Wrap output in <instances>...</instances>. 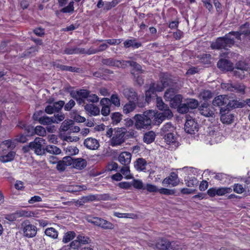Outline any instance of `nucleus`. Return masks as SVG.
I'll return each mask as SVG.
<instances>
[{
    "mask_svg": "<svg viewBox=\"0 0 250 250\" xmlns=\"http://www.w3.org/2000/svg\"><path fill=\"white\" fill-rule=\"evenodd\" d=\"M156 112L152 110L144 112L143 114H136L133 119L135 121V126L139 130L142 129H149L151 128L152 120L155 121V123L158 124L156 121Z\"/></svg>",
    "mask_w": 250,
    "mask_h": 250,
    "instance_id": "1",
    "label": "nucleus"
},
{
    "mask_svg": "<svg viewBox=\"0 0 250 250\" xmlns=\"http://www.w3.org/2000/svg\"><path fill=\"white\" fill-rule=\"evenodd\" d=\"M235 43L234 37L229 32L223 37L218 38L214 42L211 44V48L213 49H227L231 47Z\"/></svg>",
    "mask_w": 250,
    "mask_h": 250,
    "instance_id": "2",
    "label": "nucleus"
},
{
    "mask_svg": "<svg viewBox=\"0 0 250 250\" xmlns=\"http://www.w3.org/2000/svg\"><path fill=\"white\" fill-rule=\"evenodd\" d=\"M156 105L158 108L162 111L161 113L156 114V117L158 125L161 124L165 119H171L173 117V113L170 110L168 106L165 104L161 97H157L156 99Z\"/></svg>",
    "mask_w": 250,
    "mask_h": 250,
    "instance_id": "3",
    "label": "nucleus"
},
{
    "mask_svg": "<svg viewBox=\"0 0 250 250\" xmlns=\"http://www.w3.org/2000/svg\"><path fill=\"white\" fill-rule=\"evenodd\" d=\"M162 91V87L157 86L155 83H151L150 84L149 89L145 93V102L144 103L138 102V106L140 107L145 106L146 103L148 104L152 100H154L155 98H156L158 97L156 94L157 91Z\"/></svg>",
    "mask_w": 250,
    "mask_h": 250,
    "instance_id": "4",
    "label": "nucleus"
},
{
    "mask_svg": "<svg viewBox=\"0 0 250 250\" xmlns=\"http://www.w3.org/2000/svg\"><path fill=\"white\" fill-rule=\"evenodd\" d=\"M161 83H156L157 86L162 87V91L167 87H175L177 80L168 73H162L160 75Z\"/></svg>",
    "mask_w": 250,
    "mask_h": 250,
    "instance_id": "5",
    "label": "nucleus"
},
{
    "mask_svg": "<svg viewBox=\"0 0 250 250\" xmlns=\"http://www.w3.org/2000/svg\"><path fill=\"white\" fill-rule=\"evenodd\" d=\"M125 128H118L115 130L113 136L111 141V146H115L121 145L124 142V136L125 135Z\"/></svg>",
    "mask_w": 250,
    "mask_h": 250,
    "instance_id": "6",
    "label": "nucleus"
},
{
    "mask_svg": "<svg viewBox=\"0 0 250 250\" xmlns=\"http://www.w3.org/2000/svg\"><path fill=\"white\" fill-rule=\"evenodd\" d=\"M43 112L40 110L35 112L33 115V119L35 121H38L40 124L44 125H49L53 124L52 117H48L46 115L42 116Z\"/></svg>",
    "mask_w": 250,
    "mask_h": 250,
    "instance_id": "7",
    "label": "nucleus"
},
{
    "mask_svg": "<svg viewBox=\"0 0 250 250\" xmlns=\"http://www.w3.org/2000/svg\"><path fill=\"white\" fill-rule=\"evenodd\" d=\"M24 235L27 237H33L37 233V229L36 226L28 221L24 222L22 224Z\"/></svg>",
    "mask_w": 250,
    "mask_h": 250,
    "instance_id": "8",
    "label": "nucleus"
},
{
    "mask_svg": "<svg viewBox=\"0 0 250 250\" xmlns=\"http://www.w3.org/2000/svg\"><path fill=\"white\" fill-rule=\"evenodd\" d=\"M249 25V22H246L240 26L239 31H231L230 33L232 34L233 37H234V40H241V36L242 35L248 37L250 34L249 32H250V30L248 29Z\"/></svg>",
    "mask_w": 250,
    "mask_h": 250,
    "instance_id": "9",
    "label": "nucleus"
},
{
    "mask_svg": "<svg viewBox=\"0 0 250 250\" xmlns=\"http://www.w3.org/2000/svg\"><path fill=\"white\" fill-rule=\"evenodd\" d=\"M185 131L190 134H194L198 131L199 125L194 119H187L185 124Z\"/></svg>",
    "mask_w": 250,
    "mask_h": 250,
    "instance_id": "10",
    "label": "nucleus"
},
{
    "mask_svg": "<svg viewBox=\"0 0 250 250\" xmlns=\"http://www.w3.org/2000/svg\"><path fill=\"white\" fill-rule=\"evenodd\" d=\"M122 93L129 101H136L138 100V94L132 87H123Z\"/></svg>",
    "mask_w": 250,
    "mask_h": 250,
    "instance_id": "11",
    "label": "nucleus"
},
{
    "mask_svg": "<svg viewBox=\"0 0 250 250\" xmlns=\"http://www.w3.org/2000/svg\"><path fill=\"white\" fill-rule=\"evenodd\" d=\"M84 202L94 201H108L111 199L109 194H101L95 195H89L83 198Z\"/></svg>",
    "mask_w": 250,
    "mask_h": 250,
    "instance_id": "12",
    "label": "nucleus"
},
{
    "mask_svg": "<svg viewBox=\"0 0 250 250\" xmlns=\"http://www.w3.org/2000/svg\"><path fill=\"white\" fill-rule=\"evenodd\" d=\"M43 139L42 138H36L32 142V149L34 150L35 153L39 155L45 154V148H42V142Z\"/></svg>",
    "mask_w": 250,
    "mask_h": 250,
    "instance_id": "13",
    "label": "nucleus"
},
{
    "mask_svg": "<svg viewBox=\"0 0 250 250\" xmlns=\"http://www.w3.org/2000/svg\"><path fill=\"white\" fill-rule=\"evenodd\" d=\"M225 107H221L220 109V119L223 123L231 124L233 120L234 116Z\"/></svg>",
    "mask_w": 250,
    "mask_h": 250,
    "instance_id": "14",
    "label": "nucleus"
},
{
    "mask_svg": "<svg viewBox=\"0 0 250 250\" xmlns=\"http://www.w3.org/2000/svg\"><path fill=\"white\" fill-rule=\"evenodd\" d=\"M179 182L178 175L175 172H172L168 177L163 180L162 183L163 184H168L171 185L172 187H176L179 184Z\"/></svg>",
    "mask_w": 250,
    "mask_h": 250,
    "instance_id": "15",
    "label": "nucleus"
},
{
    "mask_svg": "<svg viewBox=\"0 0 250 250\" xmlns=\"http://www.w3.org/2000/svg\"><path fill=\"white\" fill-rule=\"evenodd\" d=\"M217 67L222 70L231 71L233 69V63L227 59H220L217 62Z\"/></svg>",
    "mask_w": 250,
    "mask_h": 250,
    "instance_id": "16",
    "label": "nucleus"
},
{
    "mask_svg": "<svg viewBox=\"0 0 250 250\" xmlns=\"http://www.w3.org/2000/svg\"><path fill=\"white\" fill-rule=\"evenodd\" d=\"M228 102V99L226 95H219L216 97L212 101V105L214 106L221 107H226Z\"/></svg>",
    "mask_w": 250,
    "mask_h": 250,
    "instance_id": "17",
    "label": "nucleus"
},
{
    "mask_svg": "<svg viewBox=\"0 0 250 250\" xmlns=\"http://www.w3.org/2000/svg\"><path fill=\"white\" fill-rule=\"evenodd\" d=\"M104 65L119 68L123 64V61H120L112 58L103 59L101 61Z\"/></svg>",
    "mask_w": 250,
    "mask_h": 250,
    "instance_id": "18",
    "label": "nucleus"
},
{
    "mask_svg": "<svg viewBox=\"0 0 250 250\" xmlns=\"http://www.w3.org/2000/svg\"><path fill=\"white\" fill-rule=\"evenodd\" d=\"M100 104L102 106L101 113L103 115L106 116L110 112V106L109 99L104 98L100 101Z\"/></svg>",
    "mask_w": 250,
    "mask_h": 250,
    "instance_id": "19",
    "label": "nucleus"
},
{
    "mask_svg": "<svg viewBox=\"0 0 250 250\" xmlns=\"http://www.w3.org/2000/svg\"><path fill=\"white\" fill-rule=\"evenodd\" d=\"M227 87V89L231 92H235L242 94L245 93V86L242 83H228Z\"/></svg>",
    "mask_w": 250,
    "mask_h": 250,
    "instance_id": "20",
    "label": "nucleus"
},
{
    "mask_svg": "<svg viewBox=\"0 0 250 250\" xmlns=\"http://www.w3.org/2000/svg\"><path fill=\"white\" fill-rule=\"evenodd\" d=\"M84 145L87 148L92 150H95L98 148L100 146L97 140L92 138L86 139L84 141Z\"/></svg>",
    "mask_w": 250,
    "mask_h": 250,
    "instance_id": "21",
    "label": "nucleus"
},
{
    "mask_svg": "<svg viewBox=\"0 0 250 250\" xmlns=\"http://www.w3.org/2000/svg\"><path fill=\"white\" fill-rule=\"evenodd\" d=\"M84 108L87 113L90 115L96 116L100 112L99 108L93 104H86Z\"/></svg>",
    "mask_w": 250,
    "mask_h": 250,
    "instance_id": "22",
    "label": "nucleus"
},
{
    "mask_svg": "<svg viewBox=\"0 0 250 250\" xmlns=\"http://www.w3.org/2000/svg\"><path fill=\"white\" fill-rule=\"evenodd\" d=\"M245 105V102H239L237 100L229 101L227 102V104L225 109H227L228 111L230 109L236 108H241Z\"/></svg>",
    "mask_w": 250,
    "mask_h": 250,
    "instance_id": "23",
    "label": "nucleus"
},
{
    "mask_svg": "<svg viewBox=\"0 0 250 250\" xmlns=\"http://www.w3.org/2000/svg\"><path fill=\"white\" fill-rule=\"evenodd\" d=\"M131 155L128 152H122L119 156V161L123 165L127 166L131 162Z\"/></svg>",
    "mask_w": 250,
    "mask_h": 250,
    "instance_id": "24",
    "label": "nucleus"
},
{
    "mask_svg": "<svg viewBox=\"0 0 250 250\" xmlns=\"http://www.w3.org/2000/svg\"><path fill=\"white\" fill-rule=\"evenodd\" d=\"M87 165V163L85 159L82 158H74L73 168L82 170L86 167Z\"/></svg>",
    "mask_w": 250,
    "mask_h": 250,
    "instance_id": "25",
    "label": "nucleus"
},
{
    "mask_svg": "<svg viewBox=\"0 0 250 250\" xmlns=\"http://www.w3.org/2000/svg\"><path fill=\"white\" fill-rule=\"evenodd\" d=\"M146 161L145 159L140 158L134 162V167L138 171H145L146 169Z\"/></svg>",
    "mask_w": 250,
    "mask_h": 250,
    "instance_id": "26",
    "label": "nucleus"
},
{
    "mask_svg": "<svg viewBox=\"0 0 250 250\" xmlns=\"http://www.w3.org/2000/svg\"><path fill=\"white\" fill-rule=\"evenodd\" d=\"M182 99L183 96L182 95L177 94V95L174 96L171 99L167 100V101H169L170 105L172 108H176L182 103Z\"/></svg>",
    "mask_w": 250,
    "mask_h": 250,
    "instance_id": "27",
    "label": "nucleus"
},
{
    "mask_svg": "<svg viewBox=\"0 0 250 250\" xmlns=\"http://www.w3.org/2000/svg\"><path fill=\"white\" fill-rule=\"evenodd\" d=\"M199 109L200 113L205 117H213L214 115V111L206 106V104H204Z\"/></svg>",
    "mask_w": 250,
    "mask_h": 250,
    "instance_id": "28",
    "label": "nucleus"
},
{
    "mask_svg": "<svg viewBox=\"0 0 250 250\" xmlns=\"http://www.w3.org/2000/svg\"><path fill=\"white\" fill-rule=\"evenodd\" d=\"M136 106L135 101H128L123 107V112L126 114L129 113L135 110Z\"/></svg>",
    "mask_w": 250,
    "mask_h": 250,
    "instance_id": "29",
    "label": "nucleus"
},
{
    "mask_svg": "<svg viewBox=\"0 0 250 250\" xmlns=\"http://www.w3.org/2000/svg\"><path fill=\"white\" fill-rule=\"evenodd\" d=\"M178 89L175 87H169L165 92L164 98L166 101L171 99L174 96L177 95Z\"/></svg>",
    "mask_w": 250,
    "mask_h": 250,
    "instance_id": "30",
    "label": "nucleus"
},
{
    "mask_svg": "<svg viewBox=\"0 0 250 250\" xmlns=\"http://www.w3.org/2000/svg\"><path fill=\"white\" fill-rule=\"evenodd\" d=\"M163 138L165 139V142L168 145H174L176 146V137L173 132L169 133L164 135Z\"/></svg>",
    "mask_w": 250,
    "mask_h": 250,
    "instance_id": "31",
    "label": "nucleus"
},
{
    "mask_svg": "<svg viewBox=\"0 0 250 250\" xmlns=\"http://www.w3.org/2000/svg\"><path fill=\"white\" fill-rule=\"evenodd\" d=\"M168 240L166 238H161L158 239L155 243L156 249L162 250H167Z\"/></svg>",
    "mask_w": 250,
    "mask_h": 250,
    "instance_id": "32",
    "label": "nucleus"
},
{
    "mask_svg": "<svg viewBox=\"0 0 250 250\" xmlns=\"http://www.w3.org/2000/svg\"><path fill=\"white\" fill-rule=\"evenodd\" d=\"M175 130L174 127L171 123H167L164 125L161 128L162 135L164 136L166 134L173 132Z\"/></svg>",
    "mask_w": 250,
    "mask_h": 250,
    "instance_id": "33",
    "label": "nucleus"
},
{
    "mask_svg": "<svg viewBox=\"0 0 250 250\" xmlns=\"http://www.w3.org/2000/svg\"><path fill=\"white\" fill-rule=\"evenodd\" d=\"M56 66L57 68H59L63 71H68L73 72H80L81 70L80 68L67 66L60 64H56Z\"/></svg>",
    "mask_w": 250,
    "mask_h": 250,
    "instance_id": "34",
    "label": "nucleus"
},
{
    "mask_svg": "<svg viewBox=\"0 0 250 250\" xmlns=\"http://www.w3.org/2000/svg\"><path fill=\"white\" fill-rule=\"evenodd\" d=\"M155 134L153 131H150L144 134L143 140L147 144L151 143L155 140Z\"/></svg>",
    "mask_w": 250,
    "mask_h": 250,
    "instance_id": "35",
    "label": "nucleus"
},
{
    "mask_svg": "<svg viewBox=\"0 0 250 250\" xmlns=\"http://www.w3.org/2000/svg\"><path fill=\"white\" fill-rule=\"evenodd\" d=\"M16 153L14 151H11L5 155L0 156V161L2 163H6L12 161L15 156Z\"/></svg>",
    "mask_w": 250,
    "mask_h": 250,
    "instance_id": "36",
    "label": "nucleus"
},
{
    "mask_svg": "<svg viewBox=\"0 0 250 250\" xmlns=\"http://www.w3.org/2000/svg\"><path fill=\"white\" fill-rule=\"evenodd\" d=\"M89 94V91L85 89H80L78 91H72L71 92L70 95H76L77 97L83 98L87 100V96Z\"/></svg>",
    "mask_w": 250,
    "mask_h": 250,
    "instance_id": "37",
    "label": "nucleus"
},
{
    "mask_svg": "<svg viewBox=\"0 0 250 250\" xmlns=\"http://www.w3.org/2000/svg\"><path fill=\"white\" fill-rule=\"evenodd\" d=\"M236 69H240L243 71H247L249 70V66L245 61H239L237 62L234 66Z\"/></svg>",
    "mask_w": 250,
    "mask_h": 250,
    "instance_id": "38",
    "label": "nucleus"
},
{
    "mask_svg": "<svg viewBox=\"0 0 250 250\" xmlns=\"http://www.w3.org/2000/svg\"><path fill=\"white\" fill-rule=\"evenodd\" d=\"M185 184L188 187H196L198 184V181L194 177H187V179H185Z\"/></svg>",
    "mask_w": 250,
    "mask_h": 250,
    "instance_id": "39",
    "label": "nucleus"
},
{
    "mask_svg": "<svg viewBox=\"0 0 250 250\" xmlns=\"http://www.w3.org/2000/svg\"><path fill=\"white\" fill-rule=\"evenodd\" d=\"M123 65L129 64V66L133 67L136 71L143 73L142 66L136 62L132 61H123Z\"/></svg>",
    "mask_w": 250,
    "mask_h": 250,
    "instance_id": "40",
    "label": "nucleus"
},
{
    "mask_svg": "<svg viewBox=\"0 0 250 250\" xmlns=\"http://www.w3.org/2000/svg\"><path fill=\"white\" fill-rule=\"evenodd\" d=\"M73 124L72 120H64L62 124L60 127V130L65 132L68 130H70L72 125Z\"/></svg>",
    "mask_w": 250,
    "mask_h": 250,
    "instance_id": "41",
    "label": "nucleus"
},
{
    "mask_svg": "<svg viewBox=\"0 0 250 250\" xmlns=\"http://www.w3.org/2000/svg\"><path fill=\"white\" fill-rule=\"evenodd\" d=\"M135 39L127 40L124 42V46L125 48L133 47L134 48H139L141 46V44L139 42H135Z\"/></svg>",
    "mask_w": 250,
    "mask_h": 250,
    "instance_id": "42",
    "label": "nucleus"
},
{
    "mask_svg": "<svg viewBox=\"0 0 250 250\" xmlns=\"http://www.w3.org/2000/svg\"><path fill=\"white\" fill-rule=\"evenodd\" d=\"M45 150L47 152L55 155L59 154L62 152L59 147L54 145L47 146Z\"/></svg>",
    "mask_w": 250,
    "mask_h": 250,
    "instance_id": "43",
    "label": "nucleus"
},
{
    "mask_svg": "<svg viewBox=\"0 0 250 250\" xmlns=\"http://www.w3.org/2000/svg\"><path fill=\"white\" fill-rule=\"evenodd\" d=\"M44 232L47 236L53 239H56L58 237V231L53 228H48L46 229Z\"/></svg>",
    "mask_w": 250,
    "mask_h": 250,
    "instance_id": "44",
    "label": "nucleus"
},
{
    "mask_svg": "<svg viewBox=\"0 0 250 250\" xmlns=\"http://www.w3.org/2000/svg\"><path fill=\"white\" fill-rule=\"evenodd\" d=\"M167 250H179L181 249L180 243L177 241L170 242L168 240Z\"/></svg>",
    "mask_w": 250,
    "mask_h": 250,
    "instance_id": "45",
    "label": "nucleus"
},
{
    "mask_svg": "<svg viewBox=\"0 0 250 250\" xmlns=\"http://www.w3.org/2000/svg\"><path fill=\"white\" fill-rule=\"evenodd\" d=\"M232 72L233 75L236 78H238L240 80H242L245 78V71H243L240 69H236L233 67V69L231 70Z\"/></svg>",
    "mask_w": 250,
    "mask_h": 250,
    "instance_id": "46",
    "label": "nucleus"
},
{
    "mask_svg": "<svg viewBox=\"0 0 250 250\" xmlns=\"http://www.w3.org/2000/svg\"><path fill=\"white\" fill-rule=\"evenodd\" d=\"M199 97L205 101H207L212 98V93L209 90H204L200 93Z\"/></svg>",
    "mask_w": 250,
    "mask_h": 250,
    "instance_id": "47",
    "label": "nucleus"
},
{
    "mask_svg": "<svg viewBox=\"0 0 250 250\" xmlns=\"http://www.w3.org/2000/svg\"><path fill=\"white\" fill-rule=\"evenodd\" d=\"M232 191L231 188L222 187L216 188V194L218 196H223L226 193H230Z\"/></svg>",
    "mask_w": 250,
    "mask_h": 250,
    "instance_id": "48",
    "label": "nucleus"
},
{
    "mask_svg": "<svg viewBox=\"0 0 250 250\" xmlns=\"http://www.w3.org/2000/svg\"><path fill=\"white\" fill-rule=\"evenodd\" d=\"M64 150L66 153L69 155H76L79 152L78 148L76 146H71L64 148Z\"/></svg>",
    "mask_w": 250,
    "mask_h": 250,
    "instance_id": "49",
    "label": "nucleus"
},
{
    "mask_svg": "<svg viewBox=\"0 0 250 250\" xmlns=\"http://www.w3.org/2000/svg\"><path fill=\"white\" fill-rule=\"evenodd\" d=\"M75 232L73 231L66 232L63 236L62 242L66 243L70 241L75 237Z\"/></svg>",
    "mask_w": 250,
    "mask_h": 250,
    "instance_id": "50",
    "label": "nucleus"
},
{
    "mask_svg": "<svg viewBox=\"0 0 250 250\" xmlns=\"http://www.w3.org/2000/svg\"><path fill=\"white\" fill-rule=\"evenodd\" d=\"M110 105L112 103L115 106L119 107L120 106V99L117 94H112L109 99Z\"/></svg>",
    "mask_w": 250,
    "mask_h": 250,
    "instance_id": "51",
    "label": "nucleus"
},
{
    "mask_svg": "<svg viewBox=\"0 0 250 250\" xmlns=\"http://www.w3.org/2000/svg\"><path fill=\"white\" fill-rule=\"evenodd\" d=\"M64 104V102L63 101H59L57 102H55L53 103L52 106L53 108V110H54V113H58L61 110L62 107Z\"/></svg>",
    "mask_w": 250,
    "mask_h": 250,
    "instance_id": "52",
    "label": "nucleus"
},
{
    "mask_svg": "<svg viewBox=\"0 0 250 250\" xmlns=\"http://www.w3.org/2000/svg\"><path fill=\"white\" fill-rule=\"evenodd\" d=\"M52 118L53 119V123L59 124L64 119L65 115L63 113L61 112L60 114H54V115L52 117Z\"/></svg>",
    "mask_w": 250,
    "mask_h": 250,
    "instance_id": "53",
    "label": "nucleus"
},
{
    "mask_svg": "<svg viewBox=\"0 0 250 250\" xmlns=\"http://www.w3.org/2000/svg\"><path fill=\"white\" fill-rule=\"evenodd\" d=\"M74 1H71L69 2V4L66 6L62 8L60 12L63 13H72L74 11Z\"/></svg>",
    "mask_w": 250,
    "mask_h": 250,
    "instance_id": "54",
    "label": "nucleus"
},
{
    "mask_svg": "<svg viewBox=\"0 0 250 250\" xmlns=\"http://www.w3.org/2000/svg\"><path fill=\"white\" fill-rule=\"evenodd\" d=\"M123 40L122 39H108V40H98V41L99 42H105L106 44H108L111 45H113L115 44H120L122 42Z\"/></svg>",
    "mask_w": 250,
    "mask_h": 250,
    "instance_id": "55",
    "label": "nucleus"
},
{
    "mask_svg": "<svg viewBox=\"0 0 250 250\" xmlns=\"http://www.w3.org/2000/svg\"><path fill=\"white\" fill-rule=\"evenodd\" d=\"M100 227L104 229H111L114 228V226L110 222L103 219L101 222V225H100Z\"/></svg>",
    "mask_w": 250,
    "mask_h": 250,
    "instance_id": "56",
    "label": "nucleus"
},
{
    "mask_svg": "<svg viewBox=\"0 0 250 250\" xmlns=\"http://www.w3.org/2000/svg\"><path fill=\"white\" fill-rule=\"evenodd\" d=\"M77 238L78 240H79V242H80V244L82 247H83V246L84 245L88 244L91 241V240L89 239V238L82 236L81 235H79Z\"/></svg>",
    "mask_w": 250,
    "mask_h": 250,
    "instance_id": "57",
    "label": "nucleus"
},
{
    "mask_svg": "<svg viewBox=\"0 0 250 250\" xmlns=\"http://www.w3.org/2000/svg\"><path fill=\"white\" fill-rule=\"evenodd\" d=\"M177 111L181 114L186 113L189 111L188 104L186 103H181L179 106L176 108Z\"/></svg>",
    "mask_w": 250,
    "mask_h": 250,
    "instance_id": "58",
    "label": "nucleus"
},
{
    "mask_svg": "<svg viewBox=\"0 0 250 250\" xmlns=\"http://www.w3.org/2000/svg\"><path fill=\"white\" fill-rule=\"evenodd\" d=\"M23 214L21 212H16L14 213H12L10 214H6L5 216V219L6 220L13 222L16 220L18 216H22Z\"/></svg>",
    "mask_w": 250,
    "mask_h": 250,
    "instance_id": "59",
    "label": "nucleus"
},
{
    "mask_svg": "<svg viewBox=\"0 0 250 250\" xmlns=\"http://www.w3.org/2000/svg\"><path fill=\"white\" fill-rule=\"evenodd\" d=\"M187 104L189 109H193L196 108L199 104L198 101L194 99H190L188 100L187 101Z\"/></svg>",
    "mask_w": 250,
    "mask_h": 250,
    "instance_id": "60",
    "label": "nucleus"
},
{
    "mask_svg": "<svg viewBox=\"0 0 250 250\" xmlns=\"http://www.w3.org/2000/svg\"><path fill=\"white\" fill-rule=\"evenodd\" d=\"M27 137L24 133H20L15 136L14 141L20 143H24L28 141Z\"/></svg>",
    "mask_w": 250,
    "mask_h": 250,
    "instance_id": "61",
    "label": "nucleus"
},
{
    "mask_svg": "<svg viewBox=\"0 0 250 250\" xmlns=\"http://www.w3.org/2000/svg\"><path fill=\"white\" fill-rule=\"evenodd\" d=\"M35 134H37L40 136H44L46 135V129L43 127L41 125H38L35 128Z\"/></svg>",
    "mask_w": 250,
    "mask_h": 250,
    "instance_id": "62",
    "label": "nucleus"
},
{
    "mask_svg": "<svg viewBox=\"0 0 250 250\" xmlns=\"http://www.w3.org/2000/svg\"><path fill=\"white\" fill-rule=\"evenodd\" d=\"M118 3V0H113L110 2H105L104 9L106 11L109 10L113 7H114Z\"/></svg>",
    "mask_w": 250,
    "mask_h": 250,
    "instance_id": "63",
    "label": "nucleus"
},
{
    "mask_svg": "<svg viewBox=\"0 0 250 250\" xmlns=\"http://www.w3.org/2000/svg\"><path fill=\"white\" fill-rule=\"evenodd\" d=\"M122 115L119 112H115L112 114L111 119L113 124L119 123L122 119Z\"/></svg>",
    "mask_w": 250,
    "mask_h": 250,
    "instance_id": "64",
    "label": "nucleus"
}]
</instances>
